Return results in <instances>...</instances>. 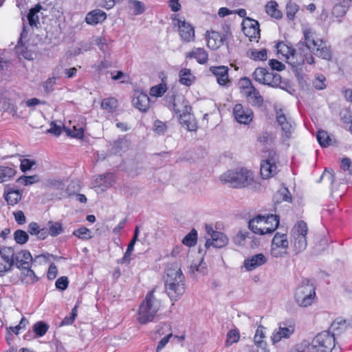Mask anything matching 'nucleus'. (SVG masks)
<instances>
[{
	"label": "nucleus",
	"mask_w": 352,
	"mask_h": 352,
	"mask_svg": "<svg viewBox=\"0 0 352 352\" xmlns=\"http://www.w3.org/2000/svg\"><path fill=\"white\" fill-rule=\"evenodd\" d=\"M166 292L172 300H177L185 292L184 276L177 265H171L164 276Z\"/></svg>",
	"instance_id": "f257e3e1"
},
{
	"label": "nucleus",
	"mask_w": 352,
	"mask_h": 352,
	"mask_svg": "<svg viewBox=\"0 0 352 352\" xmlns=\"http://www.w3.org/2000/svg\"><path fill=\"white\" fill-rule=\"evenodd\" d=\"M220 179L232 188L248 187L254 183L253 173L245 168L229 170L221 175Z\"/></svg>",
	"instance_id": "f03ea898"
},
{
	"label": "nucleus",
	"mask_w": 352,
	"mask_h": 352,
	"mask_svg": "<svg viewBox=\"0 0 352 352\" xmlns=\"http://www.w3.org/2000/svg\"><path fill=\"white\" fill-rule=\"evenodd\" d=\"M279 224L277 215H258L249 221V228L254 234L259 235L270 234L275 231Z\"/></svg>",
	"instance_id": "7ed1b4c3"
},
{
	"label": "nucleus",
	"mask_w": 352,
	"mask_h": 352,
	"mask_svg": "<svg viewBox=\"0 0 352 352\" xmlns=\"http://www.w3.org/2000/svg\"><path fill=\"white\" fill-rule=\"evenodd\" d=\"M304 40L301 41L302 45H305L311 52L314 53L317 56L325 60H330L331 52L322 40L317 38L314 32L310 28L303 29Z\"/></svg>",
	"instance_id": "20e7f679"
},
{
	"label": "nucleus",
	"mask_w": 352,
	"mask_h": 352,
	"mask_svg": "<svg viewBox=\"0 0 352 352\" xmlns=\"http://www.w3.org/2000/svg\"><path fill=\"white\" fill-rule=\"evenodd\" d=\"M160 308V302L154 296L153 292H149L141 303L138 320L141 324L153 321Z\"/></svg>",
	"instance_id": "39448f33"
},
{
	"label": "nucleus",
	"mask_w": 352,
	"mask_h": 352,
	"mask_svg": "<svg viewBox=\"0 0 352 352\" xmlns=\"http://www.w3.org/2000/svg\"><path fill=\"white\" fill-rule=\"evenodd\" d=\"M294 299L300 307L311 306L316 299L314 286L308 281L299 285L295 292Z\"/></svg>",
	"instance_id": "423d86ee"
},
{
	"label": "nucleus",
	"mask_w": 352,
	"mask_h": 352,
	"mask_svg": "<svg viewBox=\"0 0 352 352\" xmlns=\"http://www.w3.org/2000/svg\"><path fill=\"white\" fill-rule=\"evenodd\" d=\"M307 226L304 221H298L292 230L291 245L293 251L298 254L305 250L307 245L306 235Z\"/></svg>",
	"instance_id": "0eeeda50"
},
{
	"label": "nucleus",
	"mask_w": 352,
	"mask_h": 352,
	"mask_svg": "<svg viewBox=\"0 0 352 352\" xmlns=\"http://www.w3.org/2000/svg\"><path fill=\"white\" fill-rule=\"evenodd\" d=\"M182 107L177 102L174 103V111L178 115L179 123L188 131H194L197 129V123L194 116L190 113L191 107L184 98H182Z\"/></svg>",
	"instance_id": "6e6552de"
},
{
	"label": "nucleus",
	"mask_w": 352,
	"mask_h": 352,
	"mask_svg": "<svg viewBox=\"0 0 352 352\" xmlns=\"http://www.w3.org/2000/svg\"><path fill=\"white\" fill-rule=\"evenodd\" d=\"M334 345L333 334L323 331L314 338L308 349L309 352H329Z\"/></svg>",
	"instance_id": "1a4fd4ad"
},
{
	"label": "nucleus",
	"mask_w": 352,
	"mask_h": 352,
	"mask_svg": "<svg viewBox=\"0 0 352 352\" xmlns=\"http://www.w3.org/2000/svg\"><path fill=\"white\" fill-rule=\"evenodd\" d=\"M172 19L174 25L177 26L178 28L181 39L186 43L194 41L195 33L192 25L186 22L184 17H180L177 14H173Z\"/></svg>",
	"instance_id": "9d476101"
},
{
	"label": "nucleus",
	"mask_w": 352,
	"mask_h": 352,
	"mask_svg": "<svg viewBox=\"0 0 352 352\" xmlns=\"http://www.w3.org/2000/svg\"><path fill=\"white\" fill-rule=\"evenodd\" d=\"M289 241L285 234L276 233L272 241L270 255L274 258H282L287 255Z\"/></svg>",
	"instance_id": "9b49d317"
},
{
	"label": "nucleus",
	"mask_w": 352,
	"mask_h": 352,
	"mask_svg": "<svg viewBox=\"0 0 352 352\" xmlns=\"http://www.w3.org/2000/svg\"><path fill=\"white\" fill-rule=\"evenodd\" d=\"M296 326L294 322L287 320L280 322L278 327L275 329L272 334L271 340L272 344H276L283 339H289L295 332Z\"/></svg>",
	"instance_id": "f8f14e48"
},
{
	"label": "nucleus",
	"mask_w": 352,
	"mask_h": 352,
	"mask_svg": "<svg viewBox=\"0 0 352 352\" xmlns=\"http://www.w3.org/2000/svg\"><path fill=\"white\" fill-rule=\"evenodd\" d=\"M313 64L314 58L311 54V51L308 50L305 45V47L294 50L292 56L288 58V63L292 67H298L304 63Z\"/></svg>",
	"instance_id": "ddd939ff"
},
{
	"label": "nucleus",
	"mask_w": 352,
	"mask_h": 352,
	"mask_svg": "<svg viewBox=\"0 0 352 352\" xmlns=\"http://www.w3.org/2000/svg\"><path fill=\"white\" fill-rule=\"evenodd\" d=\"M206 231L210 236V238L207 239L205 246L206 248H209L212 246L216 248H221L226 246L228 243V238L221 232L214 231L212 226L206 225Z\"/></svg>",
	"instance_id": "4468645a"
},
{
	"label": "nucleus",
	"mask_w": 352,
	"mask_h": 352,
	"mask_svg": "<svg viewBox=\"0 0 352 352\" xmlns=\"http://www.w3.org/2000/svg\"><path fill=\"white\" fill-rule=\"evenodd\" d=\"M14 263V251L10 247L0 250V276L9 271Z\"/></svg>",
	"instance_id": "2eb2a0df"
},
{
	"label": "nucleus",
	"mask_w": 352,
	"mask_h": 352,
	"mask_svg": "<svg viewBox=\"0 0 352 352\" xmlns=\"http://www.w3.org/2000/svg\"><path fill=\"white\" fill-rule=\"evenodd\" d=\"M233 115L236 121L240 124H249L253 120L254 113L252 109L236 104L233 108Z\"/></svg>",
	"instance_id": "dca6fc26"
},
{
	"label": "nucleus",
	"mask_w": 352,
	"mask_h": 352,
	"mask_svg": "<svg viewBox=\"0 0 352 352\" xmlns=\"http://www.w3.org/2000/svg\"><path fill=\"white\" fill-rule=\"evenodd\" d=\"M277 172L278 166L275 157H270L261 162L260 173L263 179L272 177L274 176Z\"/></svg>",
	"instance_id": "f3484780"
},
{
	"label": "nucleus",
	"mask_w": 352,
	"mask_h": 352,
	"mask_svg": "<svg viewBox=\"0 0 352 352\" xmlns=\"http://www.w3.org/2000/svg\"><path fill=\"white\" fill-rule=\"evenodd\" d=\"M267 262V258L263 254H256L244 260L243 267L248 272H251L263 265Z\"/></svg>",
	"instance_id": "a211bd4d"
},
{
	"label": "nucleus",
	"mask_w": 352,
	"mask_h": 352,
	"mask_svg": "<svg viewBox=\"0 0 352 352\" xmlns=\"http://www.w3.org/2000/svg\"><path fill=\"white\" fill-rule=\"evenodd\" d=\"M242 25L244 34L250 40L259 36L260 30L258 21L248 18L243 22Z\"/></svg>",
	"instance_id": "6ab92c4d"
},
{
	"label": "nucleus",
	"mask_w": 352,
	"mask_h": 352,
	"mask_svg": "<svg viewBox=\"0 0 352 352\" xmlns=\"http://www.w3.org/2000/svg\"><path fill=\"white\" fill-rule=\"evenodd\" d=\"M276 120L278 124L281 126L282 131L287 138H289L290 135L294 131V123L289 118L288 119L283 113L282 110H279L276 113Z\"/></svg>",
	"instance_id": "aec40b11"
},
{
	"label": "nucleus",
	"mask_w": 352,
	"mask_h": 352,
	"mask_svg": "<svg viewBox=\"0 0 352 352\" xmlns=\"http://www.w3.org/2000/svg\"><path fill=\"white\" fill-rule=\"evenodd\" d=\"M133 105L142 112H146L150 107V99L146 94L136 91L132 100Z\"/></svg>",
	"instance_id": "412c9836"
},
{
	"label": "nucleus",
	"mask_w": 352,
	"mask_h": 352,
	"mask_svg": "<svg viewBox=\"0 0 352 352\" xmlns=\"http://www.w3.org/2000/svg\"><path fill=\"white\" fill-rule=\"evenodd\" d=\"M210 72L216 77L218 84L225 86L229 82L228 67L226 66H212L210 67Z\"/></svg>",
	"instance_id": "4be33fe9"
},
{
	"label": "nucleus",
	"mask_w": 352,
	"mask_h": 352,
	"mask_svg": "<svg viewBox=\"0 0 352 352\" xmlns=\"http://www.w3.org/2000/svg\"><path fill=\"white\" fill-rule=\"evenodd\" d=\"M115 183V176L112 173L99 175L94 182V187L100 191H104Z\"/></svg>",
	"instance_id": "5701e85b"
},
{
	"label": "nucleus",
	"mask_w": 352,
	"mask_h": 352,
	"mask_svg": "<svg viewBox=\"0 0 352 352\" xmlns=\"http://www.w3.org/2000/svg\"><path fill=\"white\" fill-rule=\"evenodd\" d=\"M207 47L211 50H217L220 47L223 42L221 35L215 31H207L206 33Z\"/></svg>",
	"instance_id": "b1692460"
},
{
	"label": "nucleus",
	"mask_w": 352,
	"mask_h": 352,
	"mask_svg": "<svg viewBox=\"0 0 352 352\" xmlns=\"http://www.w3.org/2000/svg\"><path fill=\"white\" fill-rule=\"evenodd\" d=\"M32 261V256L30 252L27 250H21L17 253H14V263L19 269L28 267Z\"/></svg>",
	"instance_id": "393cba45"
},
{
	"label": "nucleus",
	"mask_w": 352,
	"mask_h": 352,
	"mask_svg": "<svg viewBox=\"0 0 352 352\" xmlns=\"http://www.w3.org/2000/svg\"><path fill=\"white\" fill-rule=\"evenodd\" d=\"M107 19V14L101 10H94L86 15L85 21L87 24L95 25L102 23Z\"/></svg>",
	"instance_id": "a878e982"
},
{
	"label": "nucleus",
	"mask_w": 352,
	"mask_h": 352,
	"mask_svg": "<svg viewBox=\"0 0 352 352\" xmlns=\"http://www.w3.org/2000/svg\"><path fill=\"white\" fill-rule=\"evenodd\" d=\"M245 96L248 101L253 106L260 107L263 102V97L260 93L254 87H250L248 91H245Z\"/></svg>",
	"instance_id": "bb28decb"
},
{
	"label": "nucleus",
	"mask_w": 352,
	"mask_h": 352,
	"mask_svg": "<svg viewBox=\"0 0 352 352\" xmlns=\"http://www.w3.org/2000/svg\"><path fill=\"white\" fill-rule=\"evenodd\" d=\"M186 58H195L199 64H205L208 59V55L206 51L202 47L194 48L192 51L186 54Z\"/></svg>",
	"instance_id": "cd10ccee"
},
{
	"label": "nucleus",
	"mask_w": 352,
	"mask_h": 352,
	"mask_svg": "<svg viewBox=\"0 0 352 352\" xmlns=\"http://www.w3.org/2000/svg\"><path fill=\"white\" fill-rule=\"evenodd\" d=\"M22 194V190L8 188L5 192V199L9 205L14 206L21 199Z\"/></svg>",
	"instance_id": "c85d7f7f"
},
{
	"label": "nucleus",
	"mask_w": 352,
	"mask_h": 352,
	"mask_svg": "<svg viewBox=\"0 0 352 352\" xmlns=\"http://www.w3.org/2000/svg\"><path fill=\"white\" fill-rule=\"evenodd\" d=\"M195 79L190 69L183 68L179 72V82L183 85L190 87L195 82Z\"/></svg>",
	"instance_id": "c756f323"
},
{
	"label": "nucleus",
	"mask_w": 352,
	"mask_h": 352,
	"mask_svg": "<svg viewBox=\"0 0 352 352\" xmlns=\"http://www.w3.org/2000/svg\"><path fill=\"white\" fill-rule=\"evenodd\" d=\"M265 328L263 326H258L254 336V343L256 347L264 349L267 346Z\"/></svg>",
	"instance_id": "7c9ffc66"
},
{
	"label": "nucleus",
	"mask_w": 352,
	"mask_h": 352,
	"mask_svg": "<svg viewBox=\"0 0 352 352\" xmlns=\"http://www.w3.org/2000/svg\"><path fill=\"white\" fill-rule=\"evenodd\" d=\"M265 11L267 15L276 19H280L282 12L278 9V4L276 1H268L265 6Z\"/></svg>",
	"instance_id": "2f4dec72"
},
{
	"label": "nucleus",
	"mask_w": 352,
	"mask_h": 352,
	"mask_svg": "<svg viewBox=\"0 0 352 352\" xmlns=\"http://www.w3.org/2000/svg\"><path fill=\"white\" fill-rule=\"evenodd\" d=\"M21 272L20 278L23 283L26 285H31L37 281V277L33 270L30 268V266L21 268Z\"/></svg>",
	"instance_id": "473e14b6"
},
{
	"label": "nucleus",
	"mask_w": 352,
	"mask_h": 352,
	"mask_svg": "<svg viewBox=\"0 0 352 352\" xmlns=\"http://www.w3.org/2000/svg\"><path fill=\"white\" fill-rule=\"evenodd\" d=\"M281 81L280 76L277 74L274 73V72H268L265 74V78L263 81V85H266L268 86H271L273 87H278Z\"/></svg>",
	"instance_id": "72a5a7b5"
},
{
	"label": "nucleus",
	"mask_w": 352,
	"mask_h": 352,
	"mask_svg": "<svg viewBox=\"0 0 352 352\" xmlns=\"http://www.w3.org/2000/svg\"><path fill=\"white\" fill-rule=\"evenodd\" d=\"M247 56L254 60H265L267 58V50L265 49H262L261 50L250 49L247 52Z\"/></svg>",
	"instance_id": "f704fd0d"
},
{
	"label": "nucleus",
	"mask_w": 352,
	"mask_h": 352,
	"mask_svg": "<svg viewBox=\"0 0 352 352\" xmlns=\"http://www.w3.org/2000/svg\"><path fill=\"white\" fill-rule=\"evenodd\" d=\"M128 3L129 9L133 11L135 15H140L146 10L145 4L141 1L129 0Z\"/></svg>",
	"instance_id": "c9c22d12"
},
{
	"label": "nucleus",
	"mask_w": 352,
	"mask_h": 352,
	"mask_svg": "<svg viewBox=\"0 0 352 352\" xmlns=\"http://www.w3.org/2000/svg\"><path fill=\"white\" fill-rule=\"evenodd\" d=\"M299 10V6L294 1H289L285 7L286 16L290 21L294 20L296 14Z\"/></svg>",
	"instance_id": "e433bc0d"
},
{
	"label": "nucleus",
	"mask_w": 352,
	"mask_h": 352,
	"mask_svg": "<svg viewBox=\"0 0 352 352\" xmlns=\"http://www.w3.org/2000/svg\"><path fill=\"white\" fill-rule=\"evenodd\" d=\"M113 145L116 153H120L126 151L131 145L130 141L125 137L118 138L113 142Z\"/></svg>",
	"instance_id": "4c0bfd02"
},
{
	"label": "nucleus",
	"mask_w": 352,
	"mask_h": 352,
	"mask_svg": "<svg viewBox=\"0 0 352 352\" xmlns=\"http://www.w3.org/2000/svg\"><path fill=\"white\" fill-rule=\"evenodd\" d=\"M318 143L322 147H327L332 143V139L328 133L324 130H319L316 134Z\"/></svg>",
	"instance_id": "58836bf2"
},
{
	"label": "nucleus",
	"mask_w": 352,
	"mask_h": 352,
	"mask_svg": "<svg viewBox=\"0 0 352 352\" xmlns=\"http://www.w3.org/2000/svg\"><path fill=\"white\" fill-rule=\"evenodd\" d=\"M276 50L278 54H282V56L285 57L287 63H288V58L292 56L294 49L287 44L280 42L276 45Z\"/></svg>",
	"instance_id": "ea45409f"
},
{
	"label": "nucleus",
	"mask_w": 352,
	"mask_h": 352,
	"mask_svg": "<svg viewBox=\"0 0 352 352\" xmlns=\"http://www.w3.org/2000/svg\"><path fill=\"white\" fill-rule=\"evenodd\" d=\"M118 107V100L114 98H107L102 100L101 107L109 113L113 112Z\"/></svg>",
	"instance_id": "a19ab883"
},
{
	"label": "nucleus",
	"mask_w": 352,
	"mask_h": 352,
	"mask_svg": "<svg viewBox=\"0 0 352 352\" xmlns=\"http://www.w3.org/2000/svg\"><path fill=\"white\" fill-rule=\"evenodd\" d=\"M166 84L164 82V80H162V82L161 83L155 85L150 89L149 94L151 96L157 98L162 96L166 93Z\"/></svg>",
	"instance_id": "79ce46f5"
},
{
	"label": "nucleus",
	"mask_w": 352,
	"mask_h": 352,
	"mask_svg": "<svg viewBox=\"0 0 352 352\" xmlns=\"http://www.w3.org/2000/svg\"><path fill=\"white\" fill-rule=\"evenodd\" d=\"M41 8V6H38L30 10L29 13L28 14V20L29 24L31 26H36L37 24L39 23V18L38 14L40 12Z\"/></svg>",
	"instance_id": "37998d69"
},
{
	"label": "nucleus",
	"mask_w": 352,
	"mask_h": 352,
	"mask_svg": "<svg viewBox=\"0 0 352 352\" xmlns=\"http://www.w3.org/2000/svg\"><path fill=\"white\" fill-rule=\"evenodd\" d=\"M16 173L14 168L8 166H0V183L4 182Z\"/></svg>",
	"instance_id": "c03bdc74"
},
{
	"label": "nucleus",
	"mask_w": 352,
	"mask_h": 352,
	"mask_svg": "<svg viewBox=\"0 0 352 352\" xmlns=\"http://www.w3.org/2000/svg\"><path fill=\"white\" fill-rule=\"evenodd\" d=\"M59 73L58 72L55 71L53 73V76L48 78L43 85V87L47 93H50L54 90V86L56 83L57 79L59 78L58 76Z\"/></svg>",
	"instance_id": "a18cd8bd"
},
{
	"label": "nucleus",
	"mask_w": 352,
	"mask_h": 352,
	"mask_svg": "<svg viewBox=\"0 0 352 352\" xmlns=\"http://www.w3.org/2000/svg\"><path fill=\"white\" fill-rule=\"evenodd\" d=\"M73 235L82 240H88L93 237L91 231L85 227L75 230L73 232Z\"/></svg>",
	"instance_id": "49530a36"
},
{
	"label": "nucleus",
	"mask_w": 352,
	"mask_h": 352,
	"mask_svg": "<svg viewBox=\"0 0 352 352\" xmlns=\"http://www.w3.org/2000/svg\"><path fill=\"white\" fill-rule=\"evenodd\" d=\"M349 325V322L343 318H337L331 324V329L335 333L338 331V333L346 329L347 326Z\"/></svg>",
	"instance_id": "de8ad7c7"
},
{
	"label": "nucleus",
	"mask_w": 352,
	"mask_h": 352,
	"mask_svg": "<svg viewBox=\"0 0 352 352\" xmlns=\"http://www.w3.org/2000/svg\"><path fill=\"white\" fill-rule=\"evenodd\" d=\"M197 232L192 229L182 240V243L188 247L194 246L196 244Z\"/></svg>",
	"instance_id": "09e8293b"
},
{
	"label": "nucleus",
	"mask_w": 352,
	"mask_h": 352,
	"mask_svg": "<svg viewBox=\"0 0 352 352\" xmlns=\"http://www.w3.org/2000/svg\"><path fill=\"white\" fill-rule=\"evenodd\" d=\"M48 226L49 234L52 236H56L63 232V227L61 223L59 222L49 221Z\"/></svg>",
	"instance_id": "8fccbe9b"
},
{
	"label": "nucleus",
	"mask_w": 352,
	"mask_h": 352,
	"mask_svg": "<svg viewBox=\"0 0 352 352\" xmlns=\"http://www.w3.org/2000/svg\"><path fill=\"white\" fill-rule=\"evenodd\" d=\"M65 130L68 135L81 139L84 135V130L81 126L77 127L76 126H73L72 128L65 127Z\"/></svg>",
	"instance_id": "3c124183"
},
{
	"label": "nucleus",
	"mask_w": 352,
	"mask_h": 352,
	"mask_svg": "<svg viewBox=\"0 0 352 352\" xmlns=\"http://www.w3.org/2000/svg\"><path fill=\"white\" fill-rule=\"evenodd\" d=\"M39 182V177L36 175L30 176H21L18 179L17 182L24 186H29L36 184Z\"/></svg>",
	"instance_id": "603ef678"
},
{
	"label": "nucleus",
	"mask_w": 352,
	"mask_h": 352,
	"mask_svg": "<svg viewBox=\"0 0 352 352\" xmlns=\"http://www.w3.org/2000/svg\"><path fill=\"white\" fill-rule=\"evenodd\" d=\"M240 334L237 329L230 330L227 333L226 345L230 346L239 340Z\"/></svg>",
	"instance_id": "864d4df0"
},
{
	"label": "nucleus",
	"mask_w": 352,
	"mask_h": 352,
	"mask_svg": "<svg viewBox=\"0 0 352 352\" xmlns=\"http://www.w3.org/2000/svg\"><path fill=\"white\" fill-rule=\"evenodd\" d=\"M48 326L43 322H37L33 326L34 332L38 336H43L47 331Z\"/></svg>",
	"instance_id": "5fc2aeb1"
},
{
	"label": "nucleus",
	"mask_w": 352,
	"mask_h": 352,
	"mask_svg": "<svg viewBox=\"0 0 352 352\" xmlns=\"http://www.w3.org/2000/svg\"><path fill=\"white\" fill-rule=\"evenodd\" d=\"M275 197L277 201H285L290 202L292 201L290 193L286 188H281L276 194Z\"/></svg>",
	"instance_id": "6e6d98bb"
},
{
	"label": "nucleus",
	"mask_w": 352,
	"mask_h": 352,
	"mask_svg": "<svg viewBox=\"0 0 352 352\" xmlns=\"http://www.w3.org/2000/svg\"><path fill=\"white\" fill-rule=\"evenodd\" d=\"M15 241L19 244L25 243L29 239L28 233L22 230H17L14 233Z\"/></svg>",
	"instance_id": "4d7b16f0"
},
{
	"label": "nucleus",
	"mask_w": 352,
	"mask_h": 352,
	"mask_svg": "<svg viewBox=\"0 0 352 352\" xmlns=\"http://www.w3.org/2000/svg\"><path fill=\"white\" fill-rule=\"evenodd\" d=\"M258 141L264 146L267 147L271 145L273 141V137L268 132H263L258 137Z\"/></svg>",
	"instance_id": "13d9d810"
},
{
	"label": "nucleus",
	"mask_w": 352,
	"mask_h": 352,
	"mask_svg": "<svg viewBox=\"0 0 352 352\" xmlns=\"http://www.w3.org/2000/svg\"><path fill=\"white\" fill-rule=\"evenodd\" d=\"M267 72V70L266 69L263 67H258L253 73V78L256 82L263 84Z\"/></svg>",
	"instance_id": "bf43d9fd"
},
{
	"label": "nucleus",
	"mask_w": 352,
	"mask_h": 352,
	"mask_svg": "<svg viewBox=\"0 0 352 352\" xmlns=\"http://www.w3.org/2000/svg\"><path fill=\"white\" fill-rule=\"evenodd\" d=\"M326 78L322 74H318L313 80L314 87L318 90L324 89L326 87Z\"/></svg>",
	"instance_id": "052dcab7"
},
{
	"label": "nucleus",
	"mask_w": 352,
	"mask_h": 352,
	"mask_svg": "<svg viewBox=\"0 0 352 352\" xmlns=\"http://www.w3.org/2000/svg\"><path fill=\"white\" fill-rule=\"evenodd\" d=\"M36 164L34 160L23 158L21 160L20 168L22 172L25 173L30 170Z\"/></svg>",
	"instance_id": "680f3d73"
},
{
	"label": "nucleus",
	"mask_w": 352,
	"mask_h": 352,
	"mask_svg": "<svg viewBox=\"0 0 352 352\" xmlns=\"http://www.w3.org/2000/svg\"><path fill=\"white\" fill-rule=\"evenodd\" d=\"M346 14V8L341 5H336L332 10V14L336 18L342 17Z\"/></svg>",
	"instance_id": "e2e57ef3"
},
{
	"label": "nucleus",
	"mask_w": 352,
	"mask_h": 352,
	"mask_svg": "<svg viewBox=\"0 0 352 352\" xmlns=\"http://www.w3.org/2000/svg\"><path fill=\"white\" fill-rule=\"evenodd\" d=\"M154 131L158 134H164L167 130V126L165 122L157 120L153 125Z\"/></svg>",
	"instance_id": "0e129e2a"
},
{
	"label": "nucleus",
	"mask_w": 352,
	"mask_h": 352,
	"mask_svg": "<svg viewBox=\"0 0 352 352\" xmlns=\"http://www.w3.org/2000/svg\"><path fill=\"white\" fill-rule=\"evenodd\" d=\"M68 279L66 276H61L56 281V287L60 290H65L68 287Z\"/></svg>",
	"instance_id": "69168bd1"
},
{
	"label": "nucleus",
	"mask_w": 352,
	"mask_h": 352,
	"mask_svg": "<svg viewBox=\"0 0 352 352\" xmlns=\"http://www.w3.org/2000/svg\"><path fill=\"white\" fill-rule=\"evenodd\" d=\"M173 337V335L170 333L164 337L160 341L158 342V344L156 348V352H160L169 342L170 339Z\"/></svg>",
	"instance_id": "338daca9"
},
{
	"label": "nucleus",
	"mask_w": 352,
	"mask_h": 352,
	"mask_svg": "<svg viewBox=\"0 0 352 352\" xmlns=\"http://www.w3.org/2000/svg\"><path fill=\"white\" fill-rule=\"evenodd\" d=\"M13 216L16 222L19 225H23L26 222V217L21 210H16L13 212Z\"/></svg>",
	"instance_id": "774afa93"
}]
</instances>
